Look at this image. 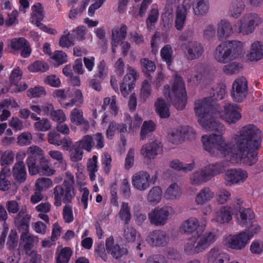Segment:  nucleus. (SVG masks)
I'll use <instances>...</instances> for the list:
<instances>
[{
	"label": "nucleus",
	"instance_id": "f257e3e1",
	"mask_svg": "<svg viewBox=\"0 0 263 263\" xmlns=\"http://www.w3.org/2000/svg\"><path fill=\"white\" fill-rule=\"evenodd\" d=\"M217 109L218 105L212 104L210 97L199 99L194 103V112L201 126L207 131L220 134L203 136L204 149L212 155L219 151L232 162L236 159L247 166L255 164L258 160L257 151L261 144V131L255 125L248 124L233 135L230 141H226L221 135L226 128L215 119Z\"/></svg>",
	"mask_w": 263,
	"mask_h": 263
},
{
	"label": "nucleus",
	"instance_id": "f03ea898",
	"mask_svg": "<svg viewBox=\"0 0 263 263\" xmlns=\"http://www.w3.org/2000/svg\"><path fill=\"white\" fill-rule=\"evenodd\" d=\"M206 218L202 217L200 221L196 217H190L184 221L180 228L182 233L196 235L189 238L185 242L183 247L184 253L188 255H194L207 249L217 239V235L214 230L207 231L202 234L198 233V229L203 230L206 227Z\"/></svg>",
	"mask_w": 263,
	"mask_h": 263
},
{
	"label": "nucleus",
	"instance_id": "7ed1b4c3",
	"mask_svg": "<svg viewBox=\"0 0 263 263\" xmlns=\"http://www.w3.org/2000/svg\"><path fill=\"white\" fill-rule=\"evenodd\" d=\"M243 43L237 40H228L221 43L216 48L214 57L221 63H226L239 58L243 53Z\"/></svg>",
	"mask_w": 263,
	"mask_h": 263
},
{
	"label": "nucleus",
	"instance_id": "20e7f679",
	"mask_svg": "<svg viewBox=\"0 0 263 263\" xmlns=\"http://www.w3.org/2000/svg\"><path fill=\"white\" fill-rule=\"evenodd\" d=\"M223 171L224 166L220 163L210 164L203 166L190 175L189 183L193 186H200Z\"/></svg>",
	"mask_w": 263,
	"mask_h": 263
},
{
	"label": "nucleus",
	"instance_id": "39448f33",
	"mask_svg": "<svg viewBox=\"0 0 263 263\" xmlns=\"http://www.w3.org/2000/svg\"><path fill=\"white\" fill-rule=\"evenodd\" d=\"M168 98L177 109L184 108L186 103V91L184 83L181 77L176 76Z\"/></svg>",
	"mask_w": 263,
	"mask_h": 263
},
{
	"label": "nucleus",
	"instance_id": "423d86ee",
	"mask_svg": "<svg viewBox=\"0 0 263 263\" xmlns=\"http://www.w3.org/2000/svg\"><path fill=\"white\" fill-rule=\"evenodd\" d=\"M238 108L239 105L234 103H225L220 108L218 105L215 118H219L229 124H235L241 118Z\"/></svg>",
	"mask_w": 263,
	"mask_h": 263
},
{
	"label": "nucleus",
	"instance_id": "0eeeda50",
	"mask_svg": "<svg viewBox=\"0 0 263 263\" xmlns=\"http://www.w3.org/2000/svg\"><path fill=\"white\" fill-rule=\"evenodd\" d=\"M238 23L237 32L243 35H248L253 33L256 27L262 23V20L258 14L249 13L243 15Z\"/></svg>",
	"mask_w": 263,
	"mask_h": 263
},
{
	"label": "nucleus",
	"instance_id": "6e6552de",
	"mask_svg": "<svg viewBox=\"0 0 263 263\" xmlns=\"http://www.w3.org/2000/svg\"><path fill=\"white\" fill-rule=\"evenodd\" d=\"M173 213V210L171 206H158L148 213V219L151 223L156 226H163Z\"/></svg>",
	"mask_w": 263,
	"mask_h": 263
},
{
	"label": "nucleus",
	"instance_id": "1a4fd4ad",
	"mask_svg": "<svg viewBox=\"0 0 263 263\" xmlns=\"http://www.w3.org/2000/svg\"><path fill=\"white\" fill-rule=\"evenodd\" d=\"M248 92L247 79L241 77L237 78L233 82L231 96L234 102H241L246 98Z\"/></svg>",
	"mask_w": 263,
	"mask_h": 263
},
{
	"label": "nucleus",
	"instance_id": "9d476101",
	"mask_svg": "<svg viewBox=\"0 0 263 263\" xmlns=\"http://www.w3.org/2000/svg\"><path fill=\"white\" fill-rule=\"evenodd\" d=\"M236 211H239L236 214L237 223L241 227H249L250 224L253 223L255 220V214L252 210L249 208L243 209L241 207L242 203L240 199H237Z\"/></svg>",
	"mask_w": 263,
	"mask_h": 263
},
{
	"label": "nucleus",
	"instance_id": "9b49d317",
	"mask_svg": "<svg viewBox=\"0 0 263 263\" xmlns=\"http://www.w3.org/2000/svg\"><path fill=\"white\" fill-rule=\"evenodd\" d=\"M75 195V190L65 187L62 185H57L53 190L54 204L56 206H60L62 201L66 203L71 202Z\"/></svg>",
	"mask_w": 263,
	"mask_h": 263
},
{
	"label": "nucleus",
	"instance_id": "f8f14e48",
	"mask_svg": "<svg viewBox=\"0 0 263 263\" xmlns=\"http://www.w3.org/2000/svg\"><path fill=\"white\" fill-rule=\"evenodd\" d=\"M248 243V238L242 232L237 235H229L223 240V244L226 247L236 250L244 249Z\"/></svg>",
	"mask_w": 263,
	"mask_h": 263
},
{
	"label": "nucleus",
	"instance_id": "ddd939ff",
	"mask_svg": "<svg viewBox=\"0 0 263 263\" xmlns=\"http://www.w3.org/2000/svg\"><path fill=\"white\" fill-rule=\"evenodd\" d=\"M127 73L124 77L120 85V91L122 95L125 97L134 88L135 82L138 77L137 72L133 68L127 66Z\"/></svg>",
	"mask_w": 263,
	"mask_h": 263
},
{
	"label": "nucleus",
	"instance_id": "4468645a",
	"mask_svg": "<svg viewBox=\"0 0 263 263\" xmlns=\"http://www.w3.org/2000/svg\"><path fill=\"white\" fill-rule=\"evenodd\" d=\"M248 177V173L245 170L240 168L230 169L226 171L224 179L227 184L231 185L245 182Z\"/></svg>",
	"mask_w": 263,
	"mask_h": 263
},
{
	"label": "nucleus",
	"instance_id": "2eb2a0df",
	"mask_svg": "<svg viewBox=\"0 0 263 263\" xmlns=\"http://www.w3.org/2000/svg\"><path fill=\"white\" fill-rule=\"evenodd\" d=\"M132 182L135 189L140 191H144L150 186L151 176L146 171H139L133 176Z\"/></svg>",
	"mask_w": 263,
	"mask_h": 263
},
{
	"label": "nucleus",
	"instance_id": "dca6fc26",
	"mask_svg": "<svg viewBox=\"0 0 263 263\" xmlns=\"http://www.w3.org/2000/svg\"><path fill=\"white\" fill-rule=\"evenodd\" d=\"M162 152L161 143L158 140H155L148 144L142 146L141 154L148 159H154Z\"/></svg>",
	"mask_w": 263,
	"mask_h": 263
},
{
	"label": "nucleus",
	"instance_id": "f3484780",
	"mask_svg": "<svg viewBox=\"0 0 263 263\" xmlns=\"http://www.w3.org/2000/svg\"><path fill=\"white\" fill-rule=\"evenodd\" d=\"M169 237L165 232L161 230H155L147 236L146 241L151 246L163 247L166 246Z\"/></svg>",
	"mask_w": 263,
	"mask_h": 263
},
{
	"label": "nucleus",
	"instance_id": "a211bd4d",
	"mask_svg": "<svg viewBox=\"0 0 263 263\" xmlns=\"http://www.w3.org/2000/svg\"><path fill=\"white\" fill-rule=\"evenodd\" d=\"M105 247L108 253L116 259H119L128 253L126 248L121 247L118 244H115L114 238L112 236L106 239Z\"/></svg>",
	"mask_w": 263,
	"mask_h": 263
},
{
	"label": "nucleus",
	"instance_id": "6ab92c4d",
	"mask_svg": "<svg viewBox=\"0 0 263 263\" xmlns=\"http://www.w3.org/2000/svg\"><path fill=\"white\" fill-rule=\"evenodd\" d=\"M236 203L230 206H223L216 213L215 220L220 224L229 223L232 219V215L236 211Z\"/></svg>",
	"mask_w": 263,
	"mask_h": 263
},
{
	"label": "nucleus",
	"instance_id": "aec40b11",
	"mask_svg": "<svg viewBox=\"0 0 263 263\" xmlns=\"http://www.w3.org/2000/svg\"><path fill=\"white\" fill-rule=\"evenodd\" d=\"M187 59L193 60L199 58L204 52L202 45L196 41H191L185 46Z\"/></svg>",
	"mask_w": 263,
	"mask_h": 263
},
{
	"label": "nucleus",
	"instance_id": "412c9836",
	"mask_svg": "<svg viewBox=\"0 0 263 263\" xmlns=\"http://www.w3.org/2000/svg\"><path fill=\"white\" fill-rule=\"evenodd\" d=\"M31 216L26 213L25 209L22 208L15 219V224L20 232L29 231Z\"/></svg>",
	"mask_w": 263,
	"mask_h": 263
},
{
	"label": "nucleus",
	"instance_id": "4be33fe9",
	"mask_svg": "<svg viewBox=\"0 0 263 263\" xmlns=\"http://www.w3.org/2000/svg\"><path fill=\"white\" fill-rule=\"evenodd\" d=\"M22 71L18 67H17L12 70L10 76L11 91L17 92L25 90L27 89V85L26 83H24L23 86L21 85L19 86L18 85V82L22 79Z\"/></svg>",
	"mask_w": 263,
	"mask_h": 263
},
{
	"label": "nucleus",
	"instance_id": "5701e85b",
	"mask_svg": "<svg viewBox=\"0 0 263 263\" xmlns=\"http://www.w3.org/2000/svg\"><path fill=\"white\" fill-rule=\"evenodd\" d=\"M20 240V244L23 246L26 254H31L34 243L39 241L38 237L30 234L29 231L21 233Z\"/></svg>",
	"mask_w": 263,
	"mask_h": 263
},
{
	"label": "nucleus",
	"instance_id": "b1692460",
	"mask_svg": "<svg viewBox=\"0 0 263 263\" xmlns=\"http://www.w3.org/2000/svg\"><path fill=\"white\" fill-rule=\"evenodd\" d=\"M210 8L209 0H194L193 10L194 14L198 17L205 16Z\"/></svg>",
	"mask_w": 263,
	"mask_h": 263
},
{
	"label": "nucleus",
	"instance_id": "393cba45",
	"mask_svg": "<svg viewBox=\"0 0 263 263\" xmlns=\"http://www.w3.org/2000/svg\"><path fill=\"white\" fill-rule=\"evenodd\" d=\"M127 27L122 24L121 26H115L112 29L111 45L118 46L126 38Z\"/></svg>",
	"mask_w": 263,
	"mask_h": 263
},
{
	"label": "nucleus",
	"instance_id": "a878e982",
	"mask_svg": "<svg viewBox=\"0 0 263 263\" xmlns=\"http://www.w3.org/2000/svg\"><path fill=\"white\" fill-rule=\"evenodd\" d=\"M31 119L35 121L33 123V127L35 131L45 132L49 130L52 127L51 122L48 119L41 118L35 113L31 115Z\"/></svg>",
	"mask_w": 263,
	"mask_h": 263
},
{
	"label": "nucleus",
	"instance_id": "bb28decb",
	"mask_svg": "<svg viewBox=\"0 0 263 263\" xmlns=\"http://www.w3.org/2000/svg\"><path fill=\"white\" fill-rule=\"evenodd\" d=\"M247 57L250 61H257L263 59L261 42L256 41L251 44L250 51L247 54Z\"/></svg>",
	"mask_w": 263,
	"mask_h": 263
},
{
	"label": "nucleus",
	"instance_id": "cd10ccee",
	"mask_svg": "<svg viewBox=\"0 0 263 263\" xmlns=\"http://www.w3.org/2000/svg\"><path fill=\"white\" fill-rule=\"evenodd\" d=\"M208 257L213 263H224L229 259L228 254L217 247L211 249L208 252Z\"/></svg>",
	"mask_w": 263,
	"mask_h": 263
},
{
	"label": "nucleus",
	"instance_id": "c85d7f7f",
	"mask_svg": "<svg viewBox=\"0 0 263 263\" xmlns=\"http://www.w3.org/2000/svg\"><path fill=\"white\" fill-rule=\"evenodd\" d=\"M12 173L14 179L17 182L22 183L26 180L27 173L25 163H15Z\"/></svg>",
	"mask_w": 263,
	"mask_h": 263
},
{
	"label": "nucleus",
	"instance_id": "c756f323",
	"mask_svg": "<svg viewBox=\"0 0 263 263\" xmlns=\"http://www.w3.org/2000/svg\"><path fill=\"white\" fill-rule=\"evenodd\" d=\"M215 196L214 193L209 187H204L197 194L195 202L197 205H202L212 200Z\"/></svg>",
	"mask_w": 263,
	"mask_h": 263
},
{
	"label": "nucleus",
	"instance_id": "7c9ffc66",
	"mask_svg": "<svg viewBox=\"0 0 263 263\" xmlns=\"http://www.w3.org/2000/svg\"><path fill=\"white\" fill-rule=\"evenodd\" d=\"M217 36L220 39L231 35L234 31L231 24L227 20H221L217 26Z\"/></svg>",
	"mask_w": 263,
	"mask_h": 263
},
{
	"label": "nucleus",
	"instance_id": "2f4dec72",
	"mask_svg": "<svg viewBox=\"0 0 263 263\" xmlns=\"http://www.w3.org/2000/svg\"><path fill=\"white\" fill-rule=\"evenodd\" d=\"M186 132L185 128L173 129L168 134V139L173 144H179L186 137Z\"/></svg>",
	"mask_w": 263,
	"mask_h": 263
},
{
	"label": "nucleus",
	"instance_id": "473e14b6",
	"mask_svg": "<svg viewBox=\"0 0 263 263\" xmlns=\"http://www.w3.org/2000/svg\"><path fill=\"white\" fill-rule=\"evenodd\" d=\"M162 196V191L159 186H154L151 189L147 195L148 202L152 205L159 203Z\"/></svg>",
	"mask_w": 263,
	"mask_h": 263
},
{
	"label": "nucleus",
	"instance_id": "72a5a7b5",
	"mask_svg": "<svg viewBox=\"0 0 263 263\" xmlns=\"http://www.w3.org/2000/svg\"><path fill=\"white\" fill-rule=\"evenodd\" d=\"M31 10L30 21L38 27L39 24H42L40 22L44 18L43 8L40 3H37L31 7Z\"/></svg>",
	"mask_w": 263,
	"mask_h": 263
},
{
	"label": "nucleus",
	"instance_id": "f704fd0d",
	"mask_svg": "<svg viewBox=\"0 0 263 263\" xmlns=\"http://www.w3.org/2000/svg\"><path fill=\"white\" fill-rule=\"evenodd\" d=\"M245 4L242 0L233 1L229 8L230 15L235 18L239 17L245 10Z\"/></svg>",
	"mask_w": 263,
	"mask_h": 263
},
{
	"label": "nucleus",
	"instance_id": "c9c22d12",
	"mask_svg": "<svg viewBox=\"0 0 263 263\" xmlns=\"http://www.w3.org/2000/svg\"><path fill=\"white\" fill-rule=\"evenodd\" d=\"M156 110L161 118L170 116V110L167 104L162 98H158L155 103Z\"/></svg>",
	"mask_w": 263,
	"mask_h": 263
},
{
	"label": "nucleus",
	"instance_id": "e433bc0d",
	"mask_svg": "<svg viewBox=\"0 0 263 263\" xmlns=\"http://www.w3.org/2000/svg\"><path fill=\"white\" fill-rule=\"evenodd\" d=\"M119 216L125 223H128L132 218L131 208L129 203L122 202L119 212Z\"/></svg>",
	"mask_w": 263,
	"mask_h": 263
},
{
	"label": "nucleus",
	"instance_id": "4c0bfd02",
	"mask_svg": "<svg viewBox=\"0 0 263 263\" xmlns=\"http://www.w3.org/2000/svg\"><path fill=\"white\" fill-rule=\"evenodd\" d=\"M156 128V124L151 121H145L143 122L140 130V139L144 140L152 133Z\"/></svg>",
	"mask_w": 263,
	"mask_h": 263
},
{
	"label": "nucleus",
	"instance_id": "58836bf2",
	"mask_svg": "<svg viewBox=\"0 0 263 263\" xmlns=\"http://www.w3.org/2000/svg\"><path fill=\"white\" fill-rule=\"evenodd\" d=\"M137 231L131 225L125 223L123 228V237L128 242H133L136 239Z\"/></svg>",
	"mask_w": 263,
	"mask_h": 263
},
{
	"label": "nucleus",
	"instance_id": "ea45409f",
	"mask_svg": "<svg viewBox=\"0 0 263 263\" xmlns=\"http://www.w3.org/2000/svg\"><path fill=\"white\" fill-rule=\"evenodd\" d=\"M181 194L180 189L176 183H172L166 190L165 197L169 199L179 198Z\"/></svg>",
	"mask_w": 263,
	"mask_h": 263
},
{
	"label": "nucleus",
	"instance_id": "a19ab883",
	"mask_svg": "<svg viewBox=\"0 0 263 263\" xmlns=\"http://www.w3.org/2000/svg\"><path fill=\"white\" fill-rule=\"evenodd\" d=\"M186 10L183 7H179L177 8L175 21V27L180 30L182 29L186 19Z\"/></svg>",
	"mask_w": 263,
	"mask_h": 263
},
{
	"label": "nucleus",
	"instance_id": "79ce46f5",
	"mask_svg": "<svg viewBox=\"0 0 263 263\" xmlns=\"http://www.w3.org/2000/svg\"><path fill=\"white\" fill-rule=\"evenodd\" d=\"M72 251L70 248L65 247L57 253L56 263H68L72 255Z\"/></svg>",
	"mask_w": 263,
	"mask_h": 263
},
{
	"label": "nucleus",
	"instance_id": "37998d69",
	"mask_svg": "<svg viewBox=\"0 0 263 263\" xmlns=\"http://www.w3.org/2000/svg\"><path fill=\"white\" fill-rule=\"evenodd\" d=\"M75 144L82 150L85 149L88 152H90L94 146L92 137L88 135L84 136L81 140L76 142Z\"/></svg>",
	"mask_w": 263,
	"mask_h": 263
},
{
	"label": "nucleus",
	"instance_id": "c03bdc74",
	"mask_svg": "<svg viewBox=\"0 0 263 263\" xmlns=\"http://www.w3.org/2000/svg\"><path fill=\"white\" fill-rule=\"evenodd\" d=\"M160 54L163 60L166 63L168 68H170L173 60V50L171 46L170 45L164 46L161 50Z\"/></svg>",
	"mask_w": 263,
	"mask_h": 263
},
{
	"label": "nucleus",
	"instance_id": "a18cd8bd",
	"mask_svg": "<svg viewBox=\"0 0 263 263\" xmlns=\"http://www.w3.org/2000/svg\"><path fill=\"white\" fill-rule=\"evenodd\" d=\"M242 69V65L236 62H232L225 65L222 68L223 71L228 75L238 73Z\"/></svg>",
	"mask_w": 263,
	"mask_h": 263
},
{
	"label": "nucleus",
	"instance_id": "49530a36",
	"mask_svg": "<svg viewBox=\"0 0 263 263\" xmlns=\"http://www.w3.org/2000/svg\"><path fill=\"white\" fill-rule=\"evenodd\" d=\"M97 159V157L93 156L91 159L88 160L87 162V167L89 172V178L91 181H94L96 179L95 173L98 170Z\"/></svg>",
	"mask_w": 263,
	"mask_h": 263
},
{
	"label": "nucleus",
	"instance_id": "de8ad7c7",
	"mask_svg": "<svg viewBox=\"0 0 263 263\" xmlns=\"http://www.w3.org/2000/svg\"><path fill=\"white\" fill-rule=\"evenodd\" d=\"M108 107L110 109V112L116 116L118 113V107L116 105V97L112 96L111 98H104L102 108L105 110Z\"/></svg>",
	"mask_w": 263,
	"mask_h": 263
},
{
	"label": "nucleus",
	"instance_id": "09e8293b",
	"mask_svg": "<svg viewBox=\"0 0 263 263\" xmlns=\"http://www.w3.org/2000/svg\"><path fill=\"white\" fill-rule=\"evenodd\" d=\"M40 168L41 169V172L40 174L43 175L50 176L53 175L55 171L51 169L49 165L48 160L45 158L44 156L40 158Z\"/></svg>",
	"mask_w": 263,
	"mask_h": 263
},
{
	"label": "nucleus",
	"instance_id": "8fccbe9b",
	"mask_svg": "<svg viewBox=\"0 0 263 263\" xmlns=\"http://www.w3.org/2000/svg\"><path fill=\"white\" fill-rule=\"evenodd\" d=\"M140 63L142 70L145 74L154 72L156 69V67L154 62L148 59H141L140 61Z\"/></svg>",
	"mask_w": 263,
	"mask_h": 263
},
{
	"label": "nucleus",
	"instance_id": "3c124183",
	"mask_svg": "<svg viewBox=\"0 0 263 263\" xmlns=\"http://www.w3.org/2000/svg\"><path fill=\"white\" fill-rule=\"evenodd\" d=\"M152 86L151 82L147 80L143 81L142 84L140 98L145 101L151 95Z\"/></svg>",
	"mask_w": 263,
	"mask_h": 263
},
{
	"label": "nucleus",
	"instance_id": "603ef678",
	"mask_svg": "<svg viewBox=\"0 0 263 263\" xmlns=\"http://www.w3.org/2000/svg\"><path fill=\"white\" fill-rule=\"evenodd\" d=\"M202 72L198 68L192 71L187 76V81L192 85L199 84L202 79Z\"/></svg>",
	"mask_w": 263,
	"mask_h": 263
},
{
	"label": "nucleus",
	"instance_id": "864d4df0",
	"mask_svg": "<svg viewBox=\"0 0 263 263\" xmlns=\"http://www.w3.org/2000/svg\"><path fill=\"white\" fill-rule=\"evenodd\" d=\"M52 180L48 178L42 177L37 179L35 182V189L42 192L52 186Z\"/></svg>",
	"mask_w": 263,
	"mask_h": 263
},
{
	"label": "nucleus",
	"instance_id": "5fc2aeb1",
	"mask_svg": "<svg viewBox=\"0 0 263 263\" xmlns=\"http://www.w3.org/2000/svg\"><path fill=\"white\" fill-rule=\"evenodd\" d=\"M248 229L242 231V233L248 238L249 242L250 239L256 234L259 233L261 230V227L257 223H252L250 224Z\"/></svg>",
	"mask_w": 263,
	"mask_h": 263
},
{
	"label": "nucleus",
	"instance_id": "6e6d98bb",
	"mask_svg": "<svg viewBox=\"0 0 263 263\" xmlns=\"http://www.w3.org/2000/svg\"><path fill=\"white\" fill-rule=\"evenodd\" d=\"M231 197V193L224 189L219 190L216 194V200L221 204H223L229 201Z\"/></svg>",
	"mask_w": 263,
	"mask_h": 263
},
{
	"label": "nucleus",
	"instance_id": "4d7b16f0",
	"mask_svg": "<svg viewBox=\"0 0 263 263\" xmlns=\"http://www.w3.org/2000/svg\"><path fill=\"white\" fill-rule=\"evenodd\" d=\"M14 159V154L11 150L4 152L0 159V164L2 166L9 165L11 164Z\"/></svg>",
	"mask_w": 263,
	"mask_h": 263
},
{
	"label": "nucleus",
	"instance_id": "13d9d810",
	"mask_svg": "<svg viewBox=\"0 0 263 263\" xmlns=\"http://www.w3.org/2000/svg\"><path fill=\"white\" fill-rule=\"evenodd\" d=\"M73 93L74 95L73 98L69 102L65 104V107H71L74 104L80 106L83 104V97L81 91L79 89H74Z\"/></svg>",
	"mask_w": 263,
	"mask_h": 263
},
{
	"label": "nucleus",
	"instance_id": "bf43d9fd",
	"mask_svg": "<svg viewBox=\"0 0 263 263\" xmlns=\"http://www.w3.org/2000/svg\"><path fill=\"white\" fill-rule=\"evenodd\" d=\"M49 68L47 63L40 61H35L28 66V69L31 72H45Z\"/></svg>",
	"mask_w": 263,
	"mask_h": 263
},
{
	"label": "nucleus",
	"instance_id": "052dcab7",
	"mask_svg": "<svg viewBox=\"0 0 263 263\" xmlns=\"http://www.w3.org/2000/svg\"><path fill=\"white\" fill-rule=\"evenodd\" d=\"M26 163L28 167L29 173L31 175H34L40 173L41 169L39 166L36 165V158L28 157Z\"/></svg>",
	"mask_w": 263,
	"mask_h": 263
},
{
	"label": "nucleus",
	"instance_id": "680f3d73",
	"mask_svg": "<svg viewBox=\"0 0 263 263\" xmlns=\"http://www.w3.org/2000/svg\"><path fill=\"white\" fill-rule=\"evenodd\" d=\"M74 37L68 32L60 37L59 45L62 48H68L74 44Z\"/></svg>",
	"mask_w": 263,
	"mask_h": 263
},
{
	"label": "nucleus",
	"instance_id": "e2e57ef3",
	"mask_svg": "<svg viewBox=\"0 0 263 263\" xmlns=\"http://www.w3.org/2000/svg\"><path fill=\"white\" fill-rule=\"evenodd\" d=\"M70 151V158L72 162H78L82 160L83 155V152L75 143L73 147Z\"/></svg>",
	"mask_w": 263,
	"mask_h": 263
},
{
	"label": "nucleus",
	"instance_id": "0e129e2a",
	"mask_svg": "<svg viewBox=\"0 0 263 263\" xmlns=\"http://www.w3.org/2000/svg\"><path fill=\"white\" fill-rule=\"evenodd\" d=\"M88 3V2L87 1H84L81 4L79 8H72L69 11L68 15L69 18L71 20H74L76 19L78 16L81 15L83 11L85 9Z\"/></svg>",
	"mask_w": 263,
	"mask_h": 263
},
{
	"label": "nucleus",
	"instance_id": "69168bd1",
	"mask_svg": "<svg viewBox=\"0 0 263 263\" xmlns=\"http://www.w3.org/2000/svg\"><path fill=\"white\" fill-rule=\"evenodd\" d=\"M106 251V247L105 248L103 242L101 241L98 242L95 250V255L96 257H100L106 261L108 257Z\"/></svg>",
	"mask_w": 263,
	"mask_h": 263
},
{
	"label": "nucleus",
	"instance_id": "338daca9",
	"mask_svg": "<svg viewBox=\"0 0 263 263\" xmlns=\"http://www.w3.org/2000/svg\"><path fill=\"white\" fill-rule=\"evenodd\" d=\"M84 119L83 112L81 109L75 108L70 112V121L76 125Z\"/></svg>",
	"mask_w": 263,
	"mask_h": 263
},
{
	"label": "nucleus",
	"instance_id": "774afa93",
	"mask_svg": "<svg viewBox=\"0 0 263 263\" xmlns=\"http://www.w3.org/2000/svg\"><path fill=\"white\" fill-rule=\"evenodd\" d=\"M62 215L63 219L66 223L71 222L74 219L72 206L66 204L63 207Z\"/></svg>",
	"mask_w": 263,
	"mask_h": 263
}]
</instances>
